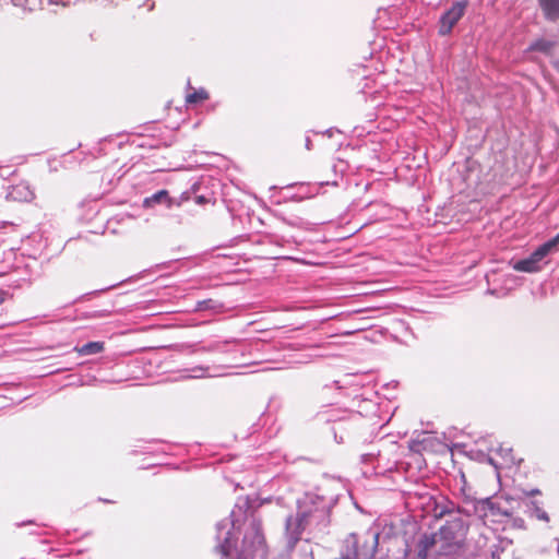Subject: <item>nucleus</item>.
Returning a JSON list of instances; mask_svg holds the SVG:
<instances>
[{"label":"nucleus","instance_id":"39448f33","mask_svg":"<svg viewBox=\"0 0 559 559\" xmlns=\"http://www.w3.org/2000/svg\"><path fill=\"white\" fill-rule=\"evenodd\" d=\"M559 245V234L539 246L530 257L519 260L513 264V269L519 272L534 273L542 270L546 264V257L555 252Z\"/></svg>","mask_w":559,"mask_h":559},{"label":"nucleus","instance_id":"ddd939ff","mask_svg":"<svg viewBox=\"0 0 559 559\" xmlns=\"http://www.w3.org/2000/svg\"><path fill=\"white\" fill-rule=\"evenodd\" d=\"M497 452L506 460V463H513V456L511 454V449H503L502 447H499Z\"/></svg>","mask_w":559,"mask_h":559},{"label":"nucleus","instance_id":"f03ea898","mask_svg":"<svg viewBox=\"0 0 559 559\" xmlns=\"http://www.w3.org/2000/svg\"><path fill=\"white\" fill-rule=\"evenodd\" d=\"M379 544V532L368 530L362 534H349L344 540L345 559H371Z\"/></svg>","mask_w":559,"mask_h":559},{"label":"nucleus","instance_id":"9d476101","mask_svg":"<svg viewBox=\"0 0 559 559\" xmlns=\"http://www.w3.org/2000/svg\"><path fill=\"white\" fill-rule=\"evenodd\" d=\"M555 45L556 44L554 40L540 38V39L535 40L533 44H531L530 49L540 51V52L548 55L554 49Z\"/></svg>","mask_w":559,"mask_h":559},{"label":"nucleus","instance_id":"2eb2a0df","mask_svg":"<svg viewBox=\"0 0 559 559\" xmlns=\"http://www.w3.org/2000/svg\"><path fill=\"white\" fill-rule=\"evenodd\" d=\"M540 518L544 519V520H548V516L546 515V513L543 514Z\"/></svg>","mask_w":559,"mask_h":559},{"label":"nucleus","instance_id":"f257e3e1","mask_svg":"<svg viewBox=\"0 0 559 559\" xmlns=\"http://www.w3.org/2000/svg\"><path fill=\"white\" fill-rule=\"evenodd\" d=\"M329 523V508L321 501L319 504L308 507L307 501L299 506L296 516L286 519V535L289 545L299 540L300 535L307 527L319 531L325 528Z\"/></svg>","mask_w":559,"mask_h":559},{"label":"nucleus","instance_id":"1a4fd4ad","mask_svg":"<svg viewBox=\"0 0 559 559\" xmlns=\"http://www.w3.org/2000/svg\"><path fill=\"white\" fill-rule=\"evenodd\" d=\"M74 350L81 356H88L102 353L104 350L103 342H90L84 344L83 346L74 347Z\"/></svg>","mask_w":559,"mask_h":559},{"label":"nucleus","instance_id":"0eeeda50","mask_svg":"<svg viewBox=\"0 0 559 559\" xmlns=\"http://www.w3.org/2000/svg\"><path fill=\"white\" fill-rule=\"evenodd\" d=\"M465 7V2H456L441 16L439 28L441 35H447L451 32L453 26L463 16Z\"/></svg>","mask_w":559,"mask_h":559},{"label":"nucleus","instance_id":"a211bd4d","mask_svg":"<svg viewBox=\"0 0 559 559\" xmlns=\"http://www.w3.org/2000/svg\"><path fill=\"white\" fill-rule=\"evenodd\" d=\"M557 551H558V555H559V542H558V549H557Z\"/></svg>","mask_w":559,"mask_h":559},{"label":"nucleus","instance_id":"423d86ee","mask_svg":"<svg viewBox=\"0 0 559 559\" xmlns=\"http://www.w3.org/2000/svg\"><path fill=\"white\" fill-rule=\"evenodd\" d=\"M235 514V511L231 512L230 519H226L224 521H221L217 523V540L218 546L217 549L224 557H230L234 551V544H233V532L229 528L231 526L233 530H235L236 522L233 519Z\"/></svg>","mask_w":559,"mask_h":559},{"label":"nucleus","instance_id":"6e6552de","mask_svg":"<svg viewBox=\"0 0 559 559\" xmlns=\"http://www.w3.org/2000/svg\"><path fill=\"white\" fill-rule=\"evenodd\" d=\"M538 2L547 20H559V0H538Z\"/></svg>","mask_w":559,"mask_h":559},{"label":"nucleus","instance_id":"4468645a","mask_svg":"<svg viewBox=\"0 0 559 559\" xmlns=\"http://www.w3.org/2000/svg\"><path fill=\"white\" fill-rule=\"evenodd\" d=\"M8 293L4 290H0V305L3 304L8 297Z\"/></svg>","mask_w":559,"mask_h":559},{"label":"nucleus","instance_id":"20e7f679","mask_svg":"<svg viewBox=\"0 0 559 559\" xmlns=\"http://www.w3.org/2000/svg\"><path fill=\"white\" fill-rule=\"evenodd\" d=\"M452 532L448 527H442L438 533L432 534L430 537H425V549L431 546L438 547L440 559H461L464 550L463 546L457 542H451Z\"/></svg>","mask_w":559,"mask_h":559},{"label":"nucleus","instance_id":"7ed1b4c3","mask_svg":"<svg viewBox=\"0 0 559 559\" xmlns=\"http://www.w3.org/2000/svg\"><path fill=\"white\" fill-rule=\"evenodd\" d=\"M235 551L236 559H264L266 557V545L259 521H251L245 533L241 548L235 549Z\"/></svg>","mask_w":559,"mask_h":559},{"label":"nucleus","instance_id":"f8f14e48","mask_svg":"<svg viewBox=\"0 0 559 559\" xmlns=\"http://www.w3.org/2000/svg\"><path fill=\"white\" fill-rule=\"evenodd\" d=\"M168 198V192L166 190H160L153 194L151 198L145 199L144 204L150 205L151 203H160L162 201Z\"/></svg>","mask_w":559,"mask_h":559},{"label":"nucleus","instance_id":"f3484780","mask_svg":"<svg viewBox=\"0 0 559 559\" xmlns=\"http://www.w3.org/2000/svg\"><path fill=\"white\" fill-rule=\"evenodd\" d=\"M309 145H310V140L308 139L307 140V147L309 148Z\"/></svg>","mask_w":559,"mask_h":559},{"label":"nucleus","instance_id":"9b49d317","mask_svg":"<svg viewBox=\"0 0 559 559\" xmlns=\"http://www.w3.org/2000/svg\"><path fill=\"white\" fill-rule=\"evenodd\" d=\"M209 98V94L204 88H200L192 93L187 94L186 102L187 104H197L199 102L205 100Z\"/></svg>","mask_w":559,"mask_h":559},{"label":"nucleus","instance_id":"dca6fc26","mask_svg":"<svg viewBox=\"0 0 559 559\" xmlns=\"http://www.w3.org/2000/svg\"><path fill=\"white\" fill-rule=\"evenodd\" d=\"M205 304H206V301H202V302H200V307H202V308H203V305H205Z\"/></svg>","mask_w":559,"mask_h":559}]
</instances>
